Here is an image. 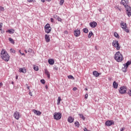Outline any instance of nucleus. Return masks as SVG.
Masks as SVG:
<instances>
[{"label":"nucleus","instance_id":"obj_62","mask_svg":"<svg viewBox=\"0 0 131 131\" xmlns=\"http://www.w3.org/2000/svg\"><path fill=\"white\" fill-rule=\"evenodd\" d=\"M124 72H126V70H125V71H124Z\"/></svg>","mask_w":131,"mask_h":131},{"label":"nucleus","instance_id":"obj_29","mask_svg":"<svg viewBox=\"0 0 131 131\" xmlns=\"http://www.w3.org/2000/svg\"><path fill=\"white\" fill-rule=\"evenodd\" d=\"M60 103H61V97H58L57 99V105H60Z\"/></svg>","mask_w":131,"mask_h":131},{"label":"nucleus","instance_id":"obj_63","mask_svg":"<svg viewBox=\"0 0 131 131\" xmlns=\"http://www.w3.org/2000/svg\"><path fill=\"white\" fill-rule=\"evenodd\" d=\"M26 85H28V84H26Z\"/></svg>","mask_w":131,"mask_h":131},{"label":"nucleus","instance_id":"obj_10","mask_svg":"<svg viewBox=\"0 0 131 131\" xmlns=\"http://www.w3.org/2000/svg\"><path fill=\"white\" fill-rule=\"evenodd\" d=\"M90 26L92 27V28H95V27H97V22L96 21H92L91 22L90 24Z\"/></svg>","mask_w":131,"mask_h":131},{"label":"nucleus","instance_id":"obj_1","mask_svg":"<svg viewBox=\"0 0 131 131\" xmlns=\"http://www.w3.org/2000/svg\"><path fill=\"white\" fill-rule=\"evenodd\" d=\"M1 57L2 58V59L6 62H8L10 60V55H9V54H8V52H7L5 49L2 50Z\"/></svg>","mask_w":131,"mask_h":131},{"label":"nucleus","instance_id":"obj_54","mask_svg":"<svg viewBox=\"0 0 131 131\" xmlns=\"http://www.w3.org/2000/svg\"><path fill=\"white\" fill-rule=\"evenodd\" d=\"M99 12H100V13H101V12H102V9H99Z\"/></svg>","mask_w":131,"mask_h":131},{"label":"nucleus","instance_id":"obj_38","mask_svg":"<svg viewBox=\"0 0 131 131\" xmlns=\"http://www.w3.org/2000/svg\"><path fill=\"white\" fill-rule=\"evenodd\" d=\"M68 77L69 79H72V78H74L73 76L72 75H69L68 76Z\"/></svg>","mask_w":131,"mask_h":131},{"label":"nucleus","instance_id":"obj_48","mask_svg":"<svg viewBox=\"0 0 131 131\" xmlns=\"http://www.w3.org/2000/svg\"><path fill=\"white\" fill-rule=\"evenodd\" d=\"M124 129H125V128L124 127L120 129V131H123V130H124Z\"/></svg>","mask_w":131,"mask_h":131},{"label":"nucleus","instance_id":"obj_44","mask_svg":"<svg viewBox=\"0 0 131 131\" xmlns=\"http://www.w3.org/2000/svg\"><path fill=\"white\" fill-rule=\"evenodd\" d=\"M2 27H3V23L0 24V31H2Z\"/></svg>","mask_w":131,"mask_h":131},{"label":"nucleus","instance_id":"obj_11","mask_svg":"<svg viewBox=\"0 0 131 131\" xmlns=\"http://www.w3.org/2000/svg\"><path fill=\"white\" fill-rule=\"evenodd\" d=\"M45 74H46V75H47L48 78H49V79H50V78H51V75L50 74V72H49V71H48V70L47 69H45Z\"/></svg>","mask_w":131,"mask_h":131},{"label":"nucleus","instance_id":"obj_47","mask_svg":"<svg viewBox=\"0 0 131 131\" xmlns=\"http://www.w3.org/2000/svg\"><path fill=\"white\" fill-rule=\"evenodd\" d=\"M50 20H51V22H52V23H54V18H51L50 19Z\"/></svg>","mask_w":131,"mask_h":131},{"label":"nucleus","instance_id":"obj_55","mask_svg":"<svg viewBox=\"0 0 131 131\" xmlns=\"http://www.w3.org/2000/svg\"><path fill=\"white\" fill-rule=\"evenodd\" d=\"M15 79H18V76H16Z\"/></svg>","mask_w":131,"mask_h":131},{"label":"nucleus","instance_id":"obj_24","mask_svg":"<svg viewBox=\"0 0 131 131\" xmlns=\"http://www.w3.org/2000/svg\"><path fill=\"white\" fill-rule=\"evenodd\" d=\"M8 40H9L10 42H11V43H12V45H15V41L13 38L10 37L9 38Z\"/></svg>","mask_w":131,"mask_h":131},{"label":"nucleus","instance_id":"obj_6","mask_svg":"<svg viewBox=\"0 0 131 131\" xmlns=\"http://www.w3.org/2000/svg\"><path fill=\"white\" fill-rule=\"evenodd\" d=\"M119 92L120 94H126V86H122L120 87Z\"/></svg>","mask_w":131,"mask_h":131},{"label":"nucleus","instance_id":"obj_26","mask_svg":"<svg viewBox=\"0 0 131 131\" xmlns=\"http://www.w3.org/2000/svg\"><path fill=\"white\" fill-rule=\"evenodd\" d=\"M93 34L94 33H93V32L91 31L88 34V38H91V37H92V35H93Z\"/></svg>","mask_w":131,"mask_h":131},{"label":"nucleus","instance_id":"obj_8","mask_svg":"<svg viewBox=\"0 0 131 131\" xmlns=\"http://www.w3.org/2000/svg\"><path fill=\"white\" fill-rule=\"evenodd\" d=\"M74 34L75 36H76V37H78L79 35H80V30L77 29L76 30H75L74 31Z\"/></svg>","mask_w":131,"mask_h":131},{"label":"nucleus","instance_id":"obj_36","mask_svg":"<svg viewBox=\"0 0 131 131\" xmlns=\"http://www.w3.org/2000/svg\"><path fill=\"white\" fill-rule=\"evenodd\" d=\"M64 4V0H60V5L63 6V4Z\"/></svg>","mask_w":131,"mask_h":131},{"label":"nucleus","instance_id":"obj_12","mask_svg":"<svg viewBox=\"0 0 131 131\" xmlns=\"http://www.w3.org/2000/svg\"><path fill=\"white\" fill-rule=\"evenodd\" d=\"M121 27L122 29H125L127 28L126 23H124V22L122 21L120 24Z\"/></svg>","mask_w":131,"mask_h":131},{"label":"nucleus","instance_id":"obj_33","mask_svg":"<svg viewBox=\"0 0 131 131\" xmlns=\"http://www.w3.org/2000/svg\"><path fill=\"white\" fill-rule=\"evenodd\" d=\"M10 52L11 53H13V54H15V53H16V51L13 49H10Z\"/></svg>","mask_w":131,"mask_h":131},{"label":"nucleus","instance_id":"obj_41","mask_svg":"<svg viewBox=\"0 0 131 131\" xmlns=\"http://www.w3.org/2000/svg\"><path fill=\"white\" fill-rule=\"evenodd\" d=\"M19 53H20V54L21 55V56H25V54L24 53H22V52H21V50H19Z\"/></svg>","mask_w":131,"mask_h":131},{"label":"nucleus","instance_id":"obj_9","mask_svg":"<svg viewBox=\"0 0 131 131\" xmlns=\"http://www.w3.org/2000/svg\"><path fill=\"white\" fill-rule=\"evenodd\" d=\"M13 116L15 119H17V120H18V119L20 118V113L18 112H15L14 113Z\"/></svg>","mask_w":131,"mask_h":131},{"label":"nucleus","instance_id":"obj_49","mask_svg":"<svg viewBox=\"0 0 131 131\" xmlns=\"http://www.w3.org/2000/svg\"><path fill=\"white\" fill-rule=\"evenodd\" d=\"M29 95L30 96H31V97H32V93H31V92H29Z\"/></svg>","mask_w":131,"mask_h":131},{"label":"nucleus","instance_id":"obj_56","mask_svg":"<svg viewBox=\"0 0 131 131\" xmlns=\"http://www.w3.org/2000/svg\"><path fill=\"white\" fill-rule=\"evenodd\" d=\"M45 88H46V89L47 90H48V86H47V85H46V86H45Z\"/></svg>","mask_w":131,"mask_h":131},{"label":"nucleus","instance_id":"obj_20","mask_svg":"<svg viewBox=\"0 0 131 131\" xmlns=\"http://www.w3.org/2000/svg\"><path fill=\"white\" fill-rule=\"evenodd\" d=\"M6 32H8L9 33H10V34H13V33H14V32H15V30L11 29L10 30H8L6 31Z\"/></svg>","mask_w":131,"mask_h":131},{"label":"nucleus","instance_id":"obj_3","mask_svg":"<svg viewBox=\"0 0 131 131\" xmlns=\"http://www.w3.org/2000/svg\"><path fill=\"white\" fill-rule=\"evenodd\" d=\"M114 58L115 60L117 61V62H121L123 60V56H122V54L119 51L116 52Z\"/></svg>","mask_w":131,"mask_h":131},{"label":"nucleus","instance_id":"obj_45","mask_svg":"<svg viewBox=\"0 0 131 131\" xmlns=\"http://www.w3.org/2000/svg\"><path fill=\"white\" fill-rule=\"evenodd\" d=\"M28 52H29V53H32V49H28Z\"/></svg>","mask_w":131,"mask_h":131},{"label":"nucleus","instance_id":"obj_57","mask_svg":"<svg viewBox=\"0 0 131 131\" xmlns=\"http://www.w3.org/2000/svg\"><path fill=\"white\" fill-rule=\"evenodd\" d=\"M47 1V2H51V1H52V0H46Z\"/></svg>","mask_w":131,"mask_h":131},{"label":"nucleus","instance_id":"obj_7","mask_svg":"<svg viewBox=\"0 0 131 131\" xmlns=\"http://www.w3.org/2000/svg\"><path fill=\"white\" fill-rule=\"evenodd\" d=\"M105 125H106V126H110L114 125V121L112 120L106 121L105 123Z\"/></svg>","mask_w":131,"mask_h":131},{"label":"nucleus","instance_id":"obj_13","mask_svg":"<svg viewBox=\"0 0 131 131\" xmlns=\"http://www.w3.org/2000/svg\"><path fill=\"white\" fill-rule=\"evenodd\" d=\"M68 121L70 123H72V122H73V121H74V118L71 116H70L68 118Z\"/></svg>","mask_w":131,"mask_h":131},{"label":"nucleus","instance_id":"obj_52","mask_svg":"<svg viewBox=\"0 0 131 131\" xmlns=\"http://www.w3.org/2000/svg\"><path fill=\"white\" fill-rule=\"evenodd\" d=\"M1 32L2 33H5V31H3V30H2Z\"/></svg>","mask_w":131,"mask_h":131},{"label":"nucleus","instance_id":"obj_43","mask_svg":"<svg viewBox=\"0 0 131 131\" xmlns=\"http://www.w3.org/2000/svg\"><path fill=\"white\" fill-rule=\"evenodd\" d=\"M73 91H74V92H75V91H77V88L76 87H74L73 88Z\"/></svg>","mask_w":131,"mask_h":131},{"label":"nucleus","instance_id":"obj_42","mask_svg":"<svg viewBox=\"0 0 131 131\" xmlns=\"http://www.w3.org/2000/svg\"><path fill=\"white\" fill-rule=\"evenodd\" d=\"M88 97H89V94H86L84 96V99H88Z\"/></svg>","mask_w":131,"mask_h":131},{"label":"nucleus","instance_id":"obj_27","mask_svg":"<svg viewBox=\"0 0 131 131\" xmlns=\"http://www.w3.org/2000/svg\"><path fill=\"white\" fill-rule=\"evenodd\" d=\"M78 115L80 117V118H81V119H83V120H84V119H85V118H84V116H83V115L81 114H79Z\"/></svg>","mask_w":131,"mask_h":131},{"label":"nucleus","instance_id":"obj_30","mask_svg":"<svg viewBox=\"0 0 131 131\" xmlns=\"http://www.w3.org/2000/svg\"><path fill=\"white\" fill-rule=\"evenodd\" d=\"M114 37H116L117 38H119V35H118V33L115 32L114 33Z\"/></svg>","mask_w":131,"mask_h":131},{"label":"nucleus","instance_id":"obj_40","mask_svg":"<svg viewBox=\"0 0 131 131\" xmlns=\"http://www.w3.org/2000/svg\"><path fill=\"white\" fill-rule=\"evenodd\" d=\"M53 69H54V70H56V71H58V67H57L56 66L54 67Z\"/></svg>","mask_w":131,"mask_h":131},{"label":"nucleus","instance_id":"obj_15","mask_svg":"<svg viewBox=\"0 0 131 131\" xmlns=\"http://www.w3.org/2000/svg\"><path fill=\"white\" fill-rule=\"evenodd\" d=\"M19 72L25 74L27 72L26 69L25 68H20L19 69Z\"/></svg>","mask_w":131,"mask_h":131},{"label":"nucleus","instance_id":"obj_28","mask_svg":"<svg viewBox=\"0 0 131 131\" xmlns=\"http://www.w3.org/2000/svg\"><path fill=\"white\" fill-rule=\"evenodd\" d=\"M83 32L84 33H88L89 32V29L88 28H84L83 29Z\"/></svg>","mask_w":131,"mask_h":131},{"label":"nucleus","instance_id":"obj_22","mask_svg":"<svg viewBox=\"0 0 131 131\" xmlns=\"http://www.w3.org/2000/svg\"><path fill=\"white\" fill-rule=\"evenodd\" d=\"M54 18H56V20H58V21H59V22H62V19L58 16L55 15Z\"/></svg>","mask_w":131,"mask_h":131},{"label":"nucleus","instance_id":"obj_60","mask_svg":"<svg viewBox=\"0 0 131 131\" xmlns=\"http://www.w3.org/2000/svg\"><path fill=\"white\" fill-rule=\"evenodd\" d=\"M25 53H27V50H25Z\"/></svg>","mask_w":131,"mask_h":131},{"label":"nucleus","instance_id":"obj_59","mask_svg":"<svg viewBox=\"0 0 131 131\" xmlns=\"http://www.w3.org/2000/svg\"><path fill=\"white\" fill-rule=\"evenodd\" d=\"M11 83L12 84H14V81H12Z\"/></svg>","mask_w":131,"mask_h":131},{"label":"nucleus","instance_id":"obj_61","mask_svg":"<svg viewBox=\"0 0 131 131\" xmlns=\"http://www.w3.org/2000/svg\"><path fill=\"white\" fill-rule=\"evenodd\" d=\"M85 91H88V88L85 89Z\"/></svg>","mask_w":131,"mask_h":131},{"label":"nucleus","instance_id":"obj_46","mask_svg":"<svg viewBox=\"0 0 131 131\" xmlns=\"http://www.w3.org/2000/svg\"><path fill=\"white\" fill-rule=\"evenodd\" d=\"M115 8H116V9H117L118 10H119V11H121V9L120 8H119V7L116 6Z\"/></svg>","mask_w":131,"mask_h":131},{"label":"nucleus","instance_id":"obj_14","mask_svg":"<svg viewBox=\"0 0 131 131\" xmlns=\"http://www.w3.org/2000/svg\"><path fill=\"white\" fill-rule=\"evenodd\" d=\"M48 63L50 65H54L55 64V60L53 59H48Z\"/></svg>","mask_w":131,"mask_h":131},{"label":"nucleus","instance_id":"obj_32","mask_svg":"<svg viewBox=\"0 0 131 131\" xmlns=\"http://www.w3.org/2000/svg\"><path fill=\"white\" fill-rule=\"evenodd\" d=\"M124 31H125V32H127V33H128V32H129V30L126 29V28H125V29H123Z\"/></svg>","mask_w":131,"mask_h":131},{"label":"nucleus","instance_id":"obj_53","mask_svg":"<svg viewBox=\"0 0 131 131\" xmlns=\"http://www.w3.org/2000/svg\"><path fill=\"white\" fill-rule=\"evenodd\" d=\"M3 85V83L2 82H0V86H2Z\"/></svg>","mask_w":131,"mask_h":131},{"label":"nucleus","instance_id":"obj_21","mask_svg":"<svg viewBox=\"0 0 131 131\" xmlns=\"http://www.w3.org/2000/svg\"><path fill=\"white\" fill-rule=\"evenodd\" d=\"M113 86L114 89H117V88L118 86V83H116V81H114Z\"/></svg>","mask_w":131,"mask_h":131},{"label":"nucleus","instance_id":"obj_51","mask_svg":"<svg viewBox=\"0 0 131 131\" xmlns=\"http://www.w3.org/2000/svg\"><path fill=\"white\" fill-rule=\"evenodd\" d=\"M41 2H42V3H45V2H46V0H41Z\"/></svg>","mask_w":131,"mask_h":131},{"label":"nucleus","instance_id":"obj_19","mask_svg":"<svg viewBox=\"0 0 131 131\" xmlns=\"http://www.w3.org/2000/svg\"><path fill=\"white\" fill-rule=\"evenodd\" d=\"M93 74L94 76H95V77H98V76L100 75V73H98V72H97L96 71H93Z\"/></svg>","mask_w":131,"mask_h":131},{"label":"nucleus","instance_id":"obj_58","mask_svg":"<svg viewBox=\"0 0 131 131\" xmlns=\"http://www.w3.org/2000/svg\"><path fill=\"white\" fill-rule=\"evenodd\" d=\"M27 89H28V90H29V86H28L27 87Z\"/></svg>","mask_w":131,"mask_h":131},{"label":"nucleus","instance_id":"obj_35","mask_svg":"<svg viewBox=\"0 0 131 131\" xmlns=\"http://www.w3.org/2000/svg\"><path fill=\"white\" fill-rule=\"evenodd\" d=\"M40 82L41 83H42V84H45L46 83V81L45 80V79H41L40 80Z\"/></svg>","mask_w":131,"mask_h":131},{"label":"nucleus","instance_id":"obj_16","mask_svg":"<svg viewBox=\"0 0 131 131\" xmlns=\"http://www.w3.org/2000/svg\"><path fill=\"white\" fill-rule=\"evenodd\" d=\"M45 40H46V42H50V41H51L50 36L47 34L45 35Z\"/></svg>","mask_w":131,"mask_h":131},{"label":"nucleus","instance_id":"obj_31","mask_svg":"<svg viewBox=\"0 0 131 131\" xmlns=\"http://www.w3.org/2000/svg\"><path fill=\"white\" fill-rule=\"evenodd\" d=\"M75 126H77L78 127H79V122H78V121H76L75 122Z\"/></svg>","mask_w":131,"mask_h":131},{"label":"nucleus","instance_id":"obj_5","mask_svg":"<svg viewBox=\"0 0 131 131\" xmlns=\"http://www.w3.org/2000/svg\"><path fill=\"white\" fill-rule=\"evenodd\" d=\"M53 117L56 120H60L62 118V114L60 112H55L54 113Z\"/></svg>","mask_w":131,"mask_h":131},{"label":"nucleus","instance_id":"obj_23","mask_svg":"<svg viewBox=\"0 0 131 131\" xmlns=\"http://www.w3.org/2000/svg\"><path fill=\"white\" fill-rule=\"evenodd\" d=\"M52 30V28L49 29H45L46 33H50Z\"/></svg>","mask_w":131,"mask_h":131},{"label":"nucleus","instance_id":"obj_39","mask_svg":"<svg viewBox=\"0 0 131 131\" xmlns=\"http://www.w3.org/2000/svg\"><path fill=\"white\" fill-rule=\"evenodd\" d=\"M0 10L1 11H5V8L4 7L0 6Z\"/></svg>","mask_w":131,"mask_h":131},{"label":"nucleus","instance_id":"obj_4","mask_svg":"<svg viewBox=\"0 0 131 131\" xmlns=\"http://www.w3.org/2000/svg\"><path fill=\"white\" fill-rule=\"evenodd\" d=\"M112 46L113 47H114V48H116L117 51H119V50H120V46L119 45V43L117 40L113 41Z\"/></svg>","mask_w":131,"mask_h":131},{"label":"nucleus","instance_id":"obj_2","mask_svg":"<svg viewBox=\"0 0 131 131\" xmlns=\"http://www.w3.org/2000/svg\"><path fill=\"white\" fill-rule=\"evenodd\" d=\"M123 1H124L125 3L124 2H122V5H123V6H124L126 9L127 16L128 17H130L131 16V8L129 6L127 5V4H128V0H123Z\"/></svg>","mask_w":131,"mask_h":131},{"label":"nucleus","instance_id":"obj_25","mask_svg":"<svg viewBox=\"0 0 131 131\" xmlns=\"http://www.w3.org/2000/svg\"><path fill=\"white\" fill-rule=\"evenodd\" d=\"M49 28H51L49 24H47L45 26V29H48Z\"/></svg>","mask_w":131,"mask_h":131},{"label":"nucleus","instance_id":"obj_37","mask_svg":"<svg viewBox=\"0 0 131 131\" xmlns=\"http://www.w3.org/2000/svg\"><path fill=\"white\" fill-rule=\"evenodd\" d=\"M28 3H35V0H27Z\"/></svg>","mask_w":131,"mask_h":131},{"label":"nucleus","instance_id":"obj_50","mask_svg":"<svg viewBox=\"0 0 131 131\" xmlns=\"http://www.w3.org/2000/svg\"><path fill=\"white\" fill-rule=\"evenodd\" d=\"M84 131H88V129L86 128H84Z\"/></svg>","mask_w":131,"mask_h":131},{"label":"nucleus","instance_id":"obj_18","mask_svg":"<svg viewBox=\"0 0 131 131\" xmlns=\"http://www.w3.org/2000/svg\"><path fill=\"white\" fill-rule=\"evenodd\" d=\"M33 112H34V114H36V115H38V116L41 114V112H40V111H37L36 110H33Z\"/></svg>","mask_w":131,"mask_h":131},{"label":"nucleus","instance_id":"obj_34","mask_svg":"<svg viewBox=\"0 0 131 131\" xmlns=\"http://www.w3.org/2000/svg\"><path fill=\"white\" fill-rule=\"evenodd\" d=\"M33 69L35 71H38V67H34Z\"/></svg>","mask_w":131,"mask_h":131},{"label":"nucleus","instance_id":"obj_17","mask_svg":"<svg viewBox=\"0 0 131 131\" xmlns=\"http://www.w3.org/2000/svg\"><path fill=\"white\" fill-rule=\"evenodd\" d=\"M131 64V61H128L126 62V63L125 64H124V67L126 68L125 69H127V68L128 67V66H129V65Z\"/></svg>","mask_w":131,"mask_h":131}]
</instances>
